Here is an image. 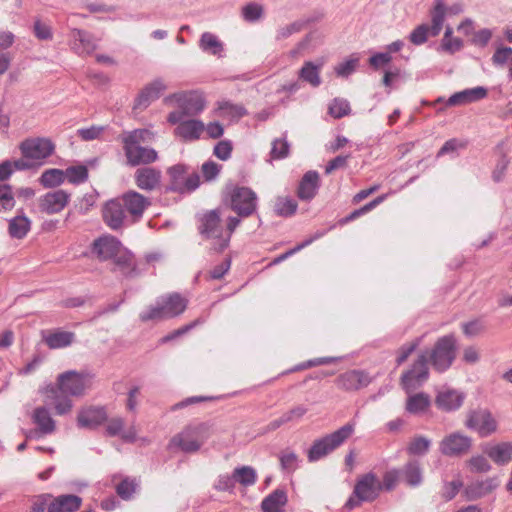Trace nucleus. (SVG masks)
I'll use <instances>...</instances> for the list:
<instances>
[{
    "label": "nucleus",
    "mask_w": 512,
    "mask_h": 512,
    "mask_svg": "<svg viewBox=\"0 0 512 512\" xmlns=\"http://www.w3.org/2000/svg\"><path fill=\"white\" fill-rule=\"evenodd\" d=\"M187 308V300L178 293H171L157 299L139 314L142 322L173 318L182 314Z\"/></svg>",
    "instance_id": "obj_1"
},
{
    "label": "nucleus",
    "mask_w": 512,
    "mask_h": 512,
    "mask_svg": "<svg viewBox=\"0 0 512 512\" xmlns=\"http://www.w3.org/2000/svg\"><path fill=\"white\" fill-rule=\"evenodd\" d=\"M355 424L348 422L336 431L316 439L310 449L307 457L309 462H316L342 446L354 433Z\"/></svg>",
    "instance_id": "obj_2"
},
{
    "label": "nucleus",
    "mask_w": 512,
    "mask_h": 512,
    "mask_svg": "<svg viewBox=\"0 0 512 512\" xmlns=\"http://www.w3.org/2000/svg\"><path fill=\"white\" fill-rule=\"evenodd\" d=\"M209 436V427L201 423L187 427L175 435L170 441V447H177L185 453H194L201 448Z\"/></svg>",
    "instance_id": "obj_3"
},
{
    "label": "nucleus",
    "mask_w": 512,
    "mask_h": 512,
    "mask_svg": "<svg viewBox=\"0 0 512 512\" xmlns=\"http://www.w3.org/2000/svg\"><path fill=\"white\" fill-rule=\"evenodd\" d=\"M381 489V482L374 473L370 472L361 476L355 484L353 495L346 502V507L353 509L358 506L360 502H371L375 500Z\"/></svg>",
    "instance_id": "obj_4"
},
{
    "label": "nucleus",
    "mask_w": 512,
    "mask_h": 512,
    "mask_svg": "<svg viewBox=\"0 0 512 512\" xmlns=\"http://www.w3.org/2000/svg\"><path fill=\"white\" fill-rule=\"evenodd\" d=\"M455 338L453 335H446L438 339L434 348L428 352L433 368L439 372L447 370L455 359Z\"/></svg>",
    "instance_id": "obj_5"
},
{
    "label": "nucleus",
    "mask_w": 512,
    "mask_h": 512,
    "mask_svg": "<svg viewBox=\"0 0 512 512\" xmlns=\"http://www.w3.org/2000/svg\"><path fill=\"white\" fill-rule=\"evenodd\" d=\"M55 146L47 138H28L19 145V150L24 158H28L35 166L42 165L54 152Z\"/></svg>",
    "instance_id": "obj_6"
},
{
    "label": "nucleus",
    "mask_w": 512,
    "mask_h": 512,
    "mask_svg": "<svg viewBox=\"0 0 512 512\" xmlns=\"http://www.w3.org/2000/svg\"><path fill=\"white\" fill-rule=\"evenodd\" d=\"M92 375L87 372L67 371L58 376L57 388L63 395L81 396L91 387Z\"/></svg>",
    "instance_id": "obj_7"
},
{
    "label": "nucleus",
    "mask_w": 512,
    "mask_h": 512,
    "mask_svg": "<svg viewBox=\"0 0 512 512\" xmlns=\"http://www.w3.org/2000/svg\"><path fill=\"white\" fill-rule=\"evenodd\" d=\"M221 209H214L205 212L199 218V233L206 239L214 240V250L217 251V247L221 244L222 238H224V229L221 224Z\"/></svg>",
    "instance_id": "obj_8"
},
{
    "label": "nucleus",
    "mask_w": 512,
    "mask_h": 512,
    "mask_svg": "<svg viewBox=\"0 0 512 512\" xmlns=\"http://www.w3.org/2000/svg\"><path fill=\"white\" fill-rule=\"evenodd\" d=\"M472 443L471 437L460 432H452L439 442V452L446 457L459 458L469 453Z\"/></svg>",
    "instance_id": "obj_9"
},
{
    "label": "nucleus",
    "mask_w": 512,
    "mask_h": 512,
    "mask_svg": "<svg viewBox=\"0 0 512 512\" xmlns=\"http://www.w3.org/2000/svg\"><path fill=\"white\" fill-rule=\"evenodd\" d=\"M428 376V352H422L418 355L411 369L402 375L401 384L407 392H411L421 386L428 379Z\"/></svg>",
    "instance_id": "obj_10"
},
{
    "label": "nucleus",
    "mask_w": 512,
    "mask_h": 512,
    "mask_svg": "<svg viewBox=\"0 0 512 512\" xmlns=\"http://www.w3.org/2000/svg\"><path fill=\"white\" fill-rule=\"evenodd\" d=\"M257 195L248 187H236L231 194V209L242 218L251 216L257 208Z\"/></svg>",
    "instance_id": "obj_11"
},
{
    "label": "nucleus",
    "mask_w": 512,
    "mask_h": 512,
    "mask_svg": "<svg viewBox=\"0 0 512 512\" xmlns=\"http://www.w3.org/2000/svg\"><path fill=\"white\" fill-rule=\"evenodd\" d=\"M102 216L105 224L112 230H119L124 225L131 224L119 197L104 204Z\"/></svg>",
    "instance_id": "obj_12"
},
{
    "label": "nucleus",
    "mask_w": 512,
    "mask_h": 512,
    "mask_svg": "<svg viewBox=\"0 0 512 512\" xmlns=\"http://www.w3.org/2000/svg\"><path fill=\"white\" fill-rule=\"evenodd\" d=\"M119 198L132 224L142 218L144 211L151 204L147 197L134 190L125 192Z\"/></svg>",
    "instance_id": "obj_13"
},
{
    "label": "nucleus",
    "mask_w": 512,
    "mask_h": 512,
    "mask_svg": "<svg viewBox=\"0 0 512 512\" xmlns=\"http://www.w3.org/2000/svg\"><path fill=\"white\" fill-rule=\"evenodd\" d=\"M466 426L475 430L481 437H487L497 430V422L486 409L472 411L466 421Z\"/></svg>",
    "instance_id": "obj_14"
},
{
    "label": "nucleus",
    "mask_w": 512,
    "mask_h": 512,
    "mask_svg": "<svg viewBox=\"0 0 512 512\" xmlns=\"http://www.w3.org/2000/svg\"><path fill=\"white\" fill-rule=\"evenodd\" d=\"M70 198L71 195L62 189L48 192L38 199L39 209L48 215L57 214L67 206Z\"/></svg>",
    "instance_id": "obj_15"
},
{
    "label": "nucleus",
    "mask_w": 512,
    "mask_h": 512,
    "mask_svg": "<svg viewBox=\"0 0 512 512\" xmlns=\"http://www.w3.org/2000/svg\"><path fill=\"white\" fill-rule=\"evenodd\" d=\"M186 116H196L205 108L203 95L196 91L176 93L171 96Z\"/></svg>",
    "instance_id": "obj_16"
},
{
    "label": "nucleus",
    "mask_w": 512,
    "mask_h": 512,
    "mask_svg": "<svg viewBox=\"0 0 512 512\" xmlns=\"http://www.w3.org/2000/svg\"><path fill=\"white\" fill-rule=\"evenodd\" d=\"M127 162L131 166L148 165L158 159V153L153 148L142 145L123 144Z\"/></svg>",
    "instance_id": "obj_17"
},
{
    "label": "nucleus",
    "mask_w": 512,
    "mask_h": 512,
    "mask_svg": "<svg viewBox=\"0 0 512 512\" xmlns=\"http://www.w3.org/2000/svg\"><path fill=\"white\" fill-rule=\"evenodd\" d=\"M123 248L120 241L112 235H104L92 244V252L100 261L112 260Z\"/></svg>",
    "instance_id": "obj_18"
},
{
    "label": "nucleus",
    "mask_w": 512,
    "mask_h": 512,
    "mask_svg": "<svg viewBox=\"0 0 512 512\" xmlns=\"http://www.w3.org/2000/svg\"><path fill=\"white\" fill-rule=\"evenodd\" d=\"M162 173L154 167L138 168L134 173L137 187L143 191H154L161 186Z\"/></svg>",
    "instance_id": "obj_19"
},
{
    "label": "nucleus",
    "mask_w": 512,
    "mask_h": 512,
    "mask_svg": "<svg viewBox=\"0 0 512 512\" xmlns=\"http://www.w3.org/2000/svg\"><path fill=\"white\" fill-rule=\"evenodd\" d=\"M166 90V85L162 79H155L147 84L138 94L134 102L135 110H143L147 108L153 101L157 100L163 91Z\"/></svg>",
    "instance_id": "obj_20"
},
{
    "label": "nucleus",
    "mask_w": 512,
    "mask_h": 512,
    "mask_svg": "<svg viewBox=\"0 0 512 512\" xmlns=\"http://www.w3.org/2000/svg\"><path fill=\"white\" fill-rule=\"evenodd\" d=\"M107 420V413L103 407H87L79 411L77 424L81 428L94 429Z\"/></svg>",
    "instance_id": "obj_21"
},
{
    "label": "nucleus",
    "mask_w": 512,
    "mask_h": 512,
    "mask_svg": "<svg viewBox=\"0 0 512 512\" xmlns=\"http://www.w3.org/2000/svg\"><path fill=\"white\" fill-rule=\"evenodd\" d=\"M71 48L79 55L92 53L96 48V41L87 31L73 29L70 33Z\"/></svg>",
    "instance_id": "obj_22"
},
{
    "label": "nucleus",
    "mask_w": 512,
    "mask_h": 512,
    "mask_svg": "<svg viewBox=\"0 0 512 512\" xmlns=\"http://www.w3.org/2000/svg\"><path fill=\"white\" fill-rule=\"evenodd\" d=\"M487 89L482 86L464 89L451 95L446 101V106H461L484 99Z\"/></svg>",
    "instance_id": "obj_23"
},
{
    "label": "nucleus",
    "mask_w": 512,
    "mask_h": 512,
    "mask_svg": "<svg viewBox=\"0 0 512 512\" xmlns=\"http://www.w3.org/2000/svg\"><path fill=\"white\" fill-rule=\"evenodd\" d=\"M369 383V377L362 371L351 370L341 374L336 384L340 389L344 390H358Z\"/></svg>",
    "instance_id": "obj_24"
},
{
    "label": "nucleus",
    "mask_w": 512,
    "mask_h": 512,
    "mask_svg": "<svg viewBox=\"0 0 512 512\" xmlns=\"http://www.w3.org/2000/svg\"><path fill=\"white\" fill-rule=\"evenodd\" d=\"M31 418L41 435H49L56 430V422L46 406L36 407Z\"/></svg>",
    "instance_id": "obj_25"
},
{
    "label": "nucleus",
    "mask_w": 512,
    "mask_h": 512,
    "mask_svg": "<svg viewBox=\"0 0 512 512\" xmlns=\"http://www.w3.org/2000/svg\"><path fill=\"white\" fill-rule=\"evenodd\" d=\"M216 105L217 115L223 119H228L231 122L239 121L248 113L242 104H236L229 100H220Z\"/></svg>",
    "instance_id": "obj_26"
},
{
    "label": "nucleus",
    "mask_w": 512,
    "mask_h": 512,
    "mask_svg": "<svg viewBox=\"0 0 512 512\" xmlns=\"http://www.w3.org/2000/svg\"><path fill=\"white\" fill-rule=\"evenodd\" d=\"M464 394L457 390L440 391L436 397L437 406L444 411H454L461 407L464 401Z\"/></svg>",
    "instance_id": "obj_27"
},
{
    "label": "nucleus",
    "mask_w": 512,
    "mask_h": 512,
    "mask_svg": "<svg viewBox=\"0 0 512 512\" xmlns=\"http://www.w3.org/2000/svg\"><path fill=\"white\" fill-rule=\"evenodd\" d=\"M205 125L202 121L196 119L185 120L175 129V134L185 141H193L200 138L204 132Z\"/></svg>",
    "instance_id": "obj_28"
},
{
    "label": "nucleus",
    "mask_w": 512,
    "mask_h": 512,
    "mask_svg": "<svg viewBox=\"0 0 512 512\" xmlns=\"http://www.w3.org/2000/svg\"><path fill=\"white\" fill-rule=\"evenodd\" d=\"M82 503V499L73 494L60 495L48 505V512H75Z\"/></svg>",
    "instance_id": "obj_29"
},
{
    "label": "nucleus",
    "mask_w": 512,
    "mask_h": 512,
    "mask_svg": "<svg viewBox=\"0 0 512 512\" xmlns=\"http://www.w3.org/2000/svg\"><path fill=\"white\" fill-rule=\"evenodd\" d=\"M288 502V496L285 490L276 489L261 502L262 512H285V506Z\"/></svg>",
    "instance_id": "obj_30"
},
{
    "label": "nucleus",
    "mask_w": 512,
    "mask_h": 512,
    "mask_svg": "<svg viewBox=\"0 0 512 512\" xmlns=\"http://www.w3.org/2000/svg\"><path fill=\"white\" fill-rule=\"evenodd\" d=\"M484 452L496 464L505 465L512 458V443L501 442L493 445H487Z\"/></svg>",
    "instance_id": "obj_31"
},
{
    "label": "nucleus",
    "mask_w": 512,
    "mask_h": 512,
    "mask_svg": "<svg viewBox=\"0 0 512 512\" xmlns=\"http://www.w3.org/2000/svg\"><path fill=\"white\" fill-rule=\"evenodd\" d=\"M319 187V174L316 171H308L304 174L298 187V197L301 200H311Z\"/></svg>",
    "instance_id": "obj_32"
},
{
    "label": "nucleus",
    "mask_w": 512,
    "mask_h": 512,
    "mask_svg": "<svg viewBox=\"0 0 512 512\" xmlns=\"http://www.w3.org/2000/svg\"><path fill=\"white\" fill-rule=\"evenodd\" d=\"M401 480L410 487H417L423 482V471L419 461L410 460L399 469Z\"/></svg>",
    "instance_id": "obj_33"
},
{
    "label": "nucleus",
    "mask_w": 512,
    "mask_h": 512,
    "mask_svg": "<svg viewBox=\"0 0 512 512\" xmlns=\"http://www.w3.org/2000/svg\"><path fill=\"white\" fill-rule=\"evenodd\" d=\"M116 268L127 277L137 275L136 264L133 255L124 247L112 259Z\"/></svg>",
    "instance_id": "obj_34"
},
{
    "label": "nucleus",
    "mask_w": 512,
    "mask_h": 512,
    "mask_svg": "<svg viewBox=\"0 0 512 512\" xmlns=\"http://www.w3.org/2000/svg\"><path fill=\"white\" fill-rule=\"evenodd\" d=\"M322 66V63L316 64L312 61L304 62L303 66L298 72L299 79L310 84L314 88L319 87L321 85L320 72Z\"/></svg>",
    "instance_id": "obj_35"
},
{
    "label": "nucleus",
    "mask_w": 512,
    "mask_h": 512,
    "mask_svg": "<svg viewBox=\"0 0 512 512\" xmlns=\"http://www.w3.org/2000/svg\"><path fill=\"white\" fill-rule=\"evenodd\" d=\"M445 0H435L430 11L431 16V35L436 37L440 34L446 17Z\"/></svg>",
    "instance_id": "obj_36"
},
{
    "label": "nucleus",
    "mask_w": 512,
    "mask_h": 512,
    "mask_svg": "<svg viewBox=\"0 0 512 512\" xmlns=\"http://www.w3.org/2000/svg\"><path fill=\"white\" fill-rule=\"evenodd\" d=\"M31 221L25 215H18L9 221L8 232L12 238L23 239L29 232Z\"/></svg>",
    "instance_id": "obj_37"
},
{
    "label": "nucleus",
    "mask_w": 512,
    "mask_h": 512,
    "mask_svg": "<svg viewBox=\"0 0 512 512\" xmlns=\"http://www.w3.org/2000/svg\"><path fill=\"white\" fill-rule=\"evenodd\" d=\"M199 47L207 53H210L214 56H222L223 53V43L218 39V37L210 32H204L199 40Z\"/></svg>",
    "instance_id": "obj_38"
},
{
    "label": "nucleus",
    "mask_w": 512,
    "mask_h": 512,
    "mask_svg": "<svg viewBox=\"0 0 512 512\" xmlns=\"http://www.w3.org/2000/svg\"><path fill=\"white\" fill-rule=\"evenodd\" d=\"M74 338L75 334L73 332L56 331L47 335L44 338V341L49 348L59 349L69 346L73 342Z\"/></svg>",
    "instance_id": "obj_39"
},
{
    "label": "nucleus",
    "mask_w": 512,
    "mask_h": 512,
    "mask_svg": "<svg viewBox=\"0 0 512 512\" xmlns=\"http://www.w3.org/2000/svg\"><path fill=\"white\" fill-rule=\"evenodd\" d=\"M498 486L496 478H487L477 481L468 487V494L473 498H480L492 492Z\"/></svg>",
    "instance_id": "obj_40"
},
{
    "label": "nucleus",
    "mask_w": 512,
    "mask_h": 512,
    "mask_svg": "<svg viewBox=\"0 0 512 512\" xmlns=\"http://www.w3.org/2000/svg\"><path fill=\"white\" fill-rule=\"evenodd\" d=\"M64 181V170L56 168L45 170L39 178L40 184L45 188H53L60 186L62 183H64Z\"/></svg>",
    "instance_id": "obj_41"
},
{
    "label": "nucleus",
    "mask_w": 512,
    "mask_h": 512,
    "mask_svg": "<svg viewBox=\"0 0 512 512\" xmlns=\"http://www.w3.org/2000/svg\"><path fill=\"white\" fill-rule=\"evenodd\" d=\"M153 137V133L148 129H135L124 133L122 142L129 145H141L142 143L150 142Z\"/></svg>",
    "instance_id": "obj_42"
},
{
    "label": "nucleus",
    "mask_w": 512,
    "mask_h": 512,
    "mask_svg": "<svg viewBox=\"0 0 512 512\" xmlns=\"http://www.w3.org/2000/svg\"><path fill=\"white\" fill-rule=\"evenodd\" d=\"M47 392L50 394L48 397L54 399L53 405L58 415H65L72 409V401L67 397L68 395H59L58 388L51 387Z\"/></svg>",
    "instance_id": "obj_43"
},
{
    "label": "nucleus",
    "mask_w": 512,
    "mask_h": 512,
    "mask_svg": "<svg viewBox=\"0 0 512 512\" xmlns=\"http://www.w3.org/2000/svg\"><path fill=\"white\" fill-rule=\"evenodd\" d=\"M430 405L429 397L424 393H418L408 397L406 410L411 414L424 412Z\"/></svg>",
    "instance_id": "obj_44"
},
{
    "label": "nucleus",
    "mask_w": 512,
    "mask_h": 512,
    "mask_svg": "<svg viewBox=\"0 0 512 512\" xmlns=\"http://www.w3.org/2000/svg\"><path fill=\"white\" fill-rule=\"evenodd\" d=\"M233 477L235 482L247 487L255 484L257 473L251 466H241L234 469Z\"/></svg>",
    "instance_id": "obj_45"
},
{
    "label": "nucleus",
    "mask_w": 512,
    "mask_h": 512,
    "mask_svg": "<svg viewBox=\"0 0 512 512\" xmlns=\"http://www.w3.org/2000/svg\"><path fill=\"white\" fill-rule=\"evenodd\" d=\"M431 446V440L424 436L414 437L407 446V453L414 456L425 455Z\"/></svg>",
    "instance_id": "obj_46"
},
{
    "label": "nucleus",
    "mask_w": 512,
    "mask_h": 512,
    "mask_svg": "<svg viewBox=\"0 0 512 512\" xmlns=\"http://www.w3.org/2000/svg\"><path fill=\"white\" fill-rule=\"evenodd\" d=\"M297 203L290 197H277L275 200L274 210L277 215L288 217L296 212Z\"/></svg>",
    "instance_id": "obj_47"
},
{
    "label": "nucleus",
    "mask_w": 512,
    "mask_h": 512,
    "mask_svg": "<svg viewBox=\"0 0 512 512\" xmlns=\"http://www.w3.org/2000/svg\"><path fill=\"white\" fill-rule=\"evenodd\" d=\"M64 173L65 179L74 185L84 183L88 179V169L84 165L70 166Z\"/></svg>",
    "instance_id": "obj_48"
},
{
    "label": "nucleus",
    "mask_w": 512,
    "mask_h": 512,
    "mask_svg": "<svg viewBox=\"0 0 512 512\" xmlns=\"http://www.w3.org/2000/svg\"><path fill=\"white\" fill-rule=\"evenodd\" d=\"M306 23L307 22L304 20H296L292 23L279 27L276 31L275 39L277 41H281L301 32L305 28Z\"/></svg>",
    "instance_id": "obj_49"
},
{
    "label": "nucleus",
    "mask_w": 512,
    "mask_h": 512,
    "mask_svg": "<svg viewBox=\"0 0 512 512\" xmlns=\"http://www.w3.org/2000/svg\"><path fill=\"white\" fill-rule=\"evenodd\" d=\"M15 194L9 184H0V212L11 211L15 207Z\"/></svg>",
    "instance_id": "obj_50"
},
{
    "label": "nucleus",
    "mask_w": 512,
    "mask_h": 512,
    "mask_svg": "<svg viewBox=\"0 0 512 512\" xmlns=\"http://www.w3.org/2000/svg\"><path fill=\"white\" fill-rule=\"evenodd\" d=\"M139 484L135 479L126 477L115 487L117 495L123 500H130L136 492Z\"/></svg>",
    "instance_id": "obj_51"
},
{
    "label": "nucleus",
    "mask_w": 512,
    "mask_h": 512,
    "mask_svg": "<svg viewBox=\"0 0 512 512\" xmlns=\"http://www.w3.org/2000/svg\"><path fill=\"white\" fill-rule=\"evenodd\" d=\"M328 112L332 117L336 119L347 116L351 112L350 103L346 99L335 98L330 103Z\"/></svg>",
    "instance_id": "obj_52"
},
{
    "label": "nucleus",
    "mask_w": 512,
    "mask_h": 512,
    "mask_svg": "<svg viewBox=\"0 0 512 512\" xmlns=\"http://www.w3.org/2000/svg\"><path fill=\"white\" fill-rule=\"evenodd\" d=\"M167 173L171 178L173 189H182V184L184 183V179L186 177V167L182 164H177L170 167Z\"/></svg>",
    "instance_id": "obj_53"
},
{
    "label": "nucleus",
    "mask_w": 512,
    "mask_h": 512,
    "mask_svg": "<svg viewBox=\"0 0 512 512\" xmlns=\"http://www.w3.org/2000/svg\"><path fill=\"white\" fill-rule=\"evenodd\" d=\"M241 220L239 217L231 216L227 219V229L224 230V238L221 240V244L217 247V251H223L228 247L231 235L235 229L239 226Z\"/></svg>",
    "instance_id": "obj_54"
},
{
    "label": "nucleus",
    "mask_w": 512,
    "mask_h": 512,
    "mask_svg": "<svg viewBox=\"0 0 512 512\" xmlns=\"http://www.w3.org/2000/svg\"><path fill=\"white\" fill-rule=\"evenodd\" d=\"M263 15V7L257 3H249L242 8V16L247 22H256Z\"/></svg>",
    "instance_id": "obj_55"
},
{
    "label": "nucleus",
    "mask_w": 512,
    "mask_h": 512,
    "mask_svg": "<svg viewBox=\"0 0 512 512\" xmlns=\"http://www.w3.org/2000/svg\"><path fill=\"white\" fill-rule=\"evenodd\" d=\"M429 33L431 34V28L426 24H421L411 31L409 40L414 45H422L427 41Z\"/></svg>",
    "instance_id": "obj_56"
},
{
    "label": "nucleus",
    "mask_w": 512,
    "mask_h": 512,
    "mask_svg": "<svg viewBox=\"0 0 512 512\" xmlns=\"http://www.w3.org/2000/svg\"><path fill=\"white\" fill-rule=\"evenodd\" d=\"M282 469L294 471L298 466V456L290 450L283 451L279 457Z\"/></svg>",
    "instance_id": "obj_57"
},
{
    "label": "nucleus",
    "mask_w": 512,
    "mask_h": 512,
    "mask_svg": "<svg viewBox=\"0 0 512 512\" xmlns=\"http://www.w3.org/2000/svg\"><path fill=\"white\" fill-rule=\"evenodd\" d=\"M289 153V144L286 139H275L272 143L271 157L273 159L285 158Z\"/></svg>",
    "instance_id": "obj_58"
},
{
    "label": "nucleus",
    "mask_w": 512,
    "mask_h": 512,
    "mask_svg": "<svg viewBox=\"0 0 512 512\" xmlns=\"http://www.w3.org/2000/svg\"><path fill=\"white\" fill-rule=\"evenodd\" d=\"M358 61V58H351L338 64L335 67V73L339 77H348L356 70Z\"/></svg>",
    "instance_id": "obj_59"
},
{
    "label": "nucleus",
    "mask_w": 512,
    "mask_h": 512,
    "mask_svg": "<svg viewBox=\"0 0 512 512\" xmlns=\"http://www.w3.org/2000/svg\"><path fill=\"white\" fill-rule=\"evenodd\" d=\"M204 322L203 319L201 318H198L196 320H194L193 322L189 323V324H186L184 325L183 327L173 331L172 333L164 336L163 338H161L160 342L161 343H167L179 336H182L184 335L185 333H187L188 331H190L191 329H193L194 327H196L197 325L199 324H202Z\"/></svg>",
    "instance_id": "obj_60"
},
{
    "label": "nucleus",
    "mask_w": 512,
    "mask_h": 512,
    "mask_svg": "<svg viewBox=\"0 0 512 512\" xmlns=\"http://www.w3.org/2000/svg\"><path fill=\"white\" fill-rule=\"evenodd\" d=\"M232 142L230 140L219 141L214 147V155L222 161L231 157Z\"/></svg>",
    "instance_id": "obj_61"
},
{
    "label": "nucleus",
    "mask_w": 512,
    "mask_h": 512,
    "mask_svg": "<svg viewBox=\"0 0 512 512\" xmlns=\"http://www.w3.org/2000/svg\"><path fill=\"white\" fill-rule=\"evenodd\" d=\"M401 480L399 469H392L387 471L383 476L382 488L390 491L395 488L396 484Z\"/></svg>",
    "instance_id": "obj_62"
},
{
    "label": "nucleus",
    "mask_w": 512,
    "mask_h": 512,
    "mask_svg": "<svg viewBox=\"0 0 512 512\" xmlns=\"http://www.w3.org/2000/svg\"><path fill=\"white\" fill-rule=\"evenodd\" d=\"M469 466L473 472H487L491 469L488 460L481 455L472 457L469 460Z\"/></svg>",
    "instance_id": "obj_63"
},
{
    "label": "nucleus",
    "mask_w": 512,
    "mask_h": 512,
    "mask_svg": "<svg viewBox=\"0 0 512 512\" xmlns=\"http://www.w3.org/2000/svg\"><path fill=\"white\" fill-rule=\"evenodd\" d=\"M512 57L511 47H499L492 56V62L495 65H504Z\"/></svg>",
    "instance_id": "obj_64"
}]
</instances>
